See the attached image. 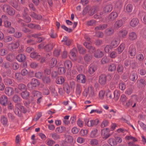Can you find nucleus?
<instances>
[{
    "label": "nucleus",
    "instance_id": "32",
    "mask_svg": "<svg viewBox=\"0 0 146 146\" xmlns=\"http://www.w3.org/2000/svg\"><path fill=\"white\" fill-rule=\"evenodd\" d=\"M21 95L24 99L27 100L29 97V94L28 92L25 90L22 92L21 93Z\"/></svg>",
    "mask_w": 146,
    "mask_h": 146
},
{
    "label": "nucleus",
    "instance_id": "39",
    "mask_svg": "<svg viewBox=\"0 0 146 146\" xmlns=\"http://www.w3.org/2000/svg\"><path fill=\"white\" fill-rule=\"evenodd\" d=\"M137 83L138 86H145L146 85L145 81V80L143 79H141L138 80Z\"/></svg>",
    "mask_w": 146,
    "mask_h": 146
},
{
    "label": "nucleus",
    "instance_id": "42",
    "mask_svg": "<svg viewBox=\"0 0 146 146\" xmlns=\"http://www.w3.org/2000/svg\"><path fill=\"white\" fill-rule=\"evenodd\" d=\"M118 52L116 51H113L110 52L109 54V56L111 58H114L117 56Z\"/></svg>",
    "mask_w": 146,
    "mask_h": 146
},
{
    "label": "nucleus",
    "instance_id": "63",
    "mask_svg": "<svg viewBox=\"0 0 146 146\" xmlns=\"http://www.w3.org/2000/svg\"><path fill=\"white\" fill-rule=\"evenodd\" d=\"M58 72L61 74H64L65 73L66 70L64 67H60L58 68Z\"/></svg>",
    "mask_w": 146,
    "mask_h": 146
},
{
    "label": "nucleus",
    "instance_id": "43",
    "mask_svg": "<svg viewBox=\"0 0 146 146\" xmlns=\"http://www.w3.org/2000/svg\"><path fill=\"white\" fill-rule=\"evenodd\" d=\"M116 69V66L114 64H112L110 65L108 68L109 71L112 72L115 71Z\"/></svg>",
    "mask_w": 146,
    "mask_h": 146
},
{
    "label": "nucleus",
    "instance_id": "41",
    "mask_svg": "<svg viewBox=\"0 0 146 146\" xmlns=\"http://www.w3.org/2000/svg\"><path fill=\"white\" fill-rule=\"evenodd\" d=\"M107 24H104L103 25H100L95 27V30L97 31L98 30H103L107 27Z\"/></svg>",
    "mask_w": 146,
    "mask_h": 146
},
{
    "label": "nucleus",
    "instance_id": "13",
    "mask_svg": "<svg viewBox=\"0 0 146 146\" xmlns=\"http://www.w3.org/2000/svg\"><path fill=\"white\" fill-rule=\"evenodd\" d=\"M0 121L1 123L2 124L4 127H7L9 125L7 117L3 115L1 117Z\"/></svg>",
    "mask_w": 146,
    "mask_h": 146
},
{
    "label": "nucleus",
    "instance_id": "5",
    "mask_svg": "<svg viewBox=\"0 0 146 146\" xmlns=\"http://www.w3.org/2000/svg\"><path fill=\"white\" fill-rule=\"evenodd\" d=\"M109 132V129L107 128L101 130V134L102 138L104 139H107L110 135Z\"/></svg>",
    "mask_w": 146,
    "mask_h": 146
},
{
    "label": "nucleus",
    "instance_id": "19",
    "mask_svg": "<svg viewBox=\"0 0 146 146\" xmlns=\"http://www.w3.org/2000/svg\"><path fill=\"white\" fill-rule=\"evenodd\" d=\"M61 42H63V44L64 45L69 46L72 40L68 39L67 36H64L63 37V39L62 40Z\"/></svg>",
    "mask_w": 146,
    "mask_h": 146
},
{
    "label": "nucleus",
    "instance_id": "1",
    "mask_svg": "<svg viewBox=\"0 0 146 146\" xmlns=\"http://www.w3.org/2000/svg\"><path fill=\"white\" fill-rule=\"evenodd\" d=\"M83 95L84 97L87 96L89 98H92L95 96L94 88L92 86H89L84 91Z\"/></svg>",
    "mask_w": 146,
    "mask_h": 146
},
{
    "label": "nucleus",
    "instance_id": "34",
    "mask_svg": "<svg viewBox=\"0 0 146 146\" xmlns=\"http://www.w3.org/2000/svg\"><path fill=\"white\" fill-rule=\"evenodd\" d=\"M64 82V79L62 76L57 78L56 80V82L58 84H61Z\"/></svg>",
    "mask_w": 146,
    "mask_h": 146
},
{
    "label": "nucleus",
    "instance_id": "6",
    "mask_svg": "<svg viewBox=\"0 0 146 146\" xmlns=\"http://www.w3.org/2000/svg\"><path fill=\"white\" fill-rule=\"evenodd\" d=\"M113 6L111 4H108L104 7L103 8V12L101 13L100 14L105 15L110 12L112 9Z\"/></svg>",
    "mask_w": 146,
    "mask_h": 146
},
{
    "label": "nucleus",
    "instance_id": "55",
    "mask_svg": "<svg viewBox=\"0 0 146 146\" xmlns=\"http://www.w3.org/2000/svg\"><path fill=\"white\" fill-rule=\"evenodd\" d=\"M18 88L22 92L26 90V88L25 85L23 84H20L19 85Z\"/></svg>",
    "mask_w": 146,
    "mask_h": 146
},
{
    "label": "nucleus",
    "instance_id": "14",
    "mask_svg": "<svg viewBox=\"0 0 146 146\" xmlns=\"http://www.w3.org/2000/svg\"><path fill=\"white\" fill-rule=\"evenodd\" d=\"M106 81V76L105 74H102L99 77V82L102 85H104Z\"/></svg>",
    "mask_w": 146,
    "mask_h": 146
},
{
    "label": "nucleus",
    "instance_id": "58",
    "mask_svg": "<svg viewBox=\"0 0 146 146\" xmlns=\"http://www.w3.org/2000/svg\"><path fill=\"white\" fill-rule=\"evenodd\" d=\"M138 123L141 127L143 130L146 131V125L140 121H138Z\"/></svg>",
    "mask_w": 146,
    "mask_h": 146
},
{
    "label": "nucleus",
    "instance_id": "8",
    "mask_svg": "<svg viewBox=\"0 0 146 146\" xmlns=\"http://www.w3.org/2000/svg\"><path fill=\"white\" fill-rule=\"evenodd\" d=\"M32 94L35 98L37 100H42V94L39 91H34L32 92Z\"/></svg>",
    "mask_w": 146,
    "mask_h": 146
},
{
    "label": "nucleus",
    "instance_id": "54",
    "mask_svg": "<svg viewBox=\"0 0 146 146\" xmlns=\"http://www.w3.org/2000/svg\"><path fill=\"white\" fill-rule=\"evenodd\" d=\"M119 88L122 91L124 90L125 88V84L122 82H120L119 84Z\"/></svg>",
    "mask_w": 146,
    "mask_h": 146
},
{
    "label": "nucleus",
    "instance_id": "26",
    "mask_svg": "<svg viewBox=\"0 0 146 146\" xmlns=\"http://www.w3.org/2000/svg\"><path fill=\"white\" fill-rule=\"evenodd\" d=\"M64 66L65 68L68 70H70L72 66V62L69 60H66L64 62Z\"/></svg>",
    "mask_w": 146,
    "mask_h": 146
},
{
    "label": "nucleus",
    "instance_id": "50",
    "mask_svg": "<svg viewBox=\"0 0 146 146\" xmlns=\"http://www.w3.org/2000/svg\"><path fill=\"white\" fill-rule=\"evenodd\" d=\"M97 23L96 21L92 20L88 21L87 24L88 26H95L97 24Z\"/></svg>",
    "mask_w": 146,
    "mask_h": 146
},
{
    "label": "nucleus",
    "instance_id": "29",
    "mask_svg": "<svg viewBox=\"0 0 146 146\" xmlns=\"http://www.w3.org/2000/svg\"><path fill=\"white\" fill-rule=\"evenodd\" d=\"M30 57L38 60H39L40 58V55L37 53L35 52L31 53L30 54Z\"/></svg>",
    "mask_w": 146,
    "mask_h": 146
},
{
    "label": "nucleus",
    "instance_id": "57",
    "mask_svg": "<svg viewBox=\"0 0 146 146\" xmlns=\"http://www.w3.org/2000/svg\"><path fill=\"white\" fill-rule=\"evenodd\" d=\"M123 69V67L122 64H119L118 65L117 70L118 72H122Z\"/></svg>",
    "mask_w": 146,
    "mask_h": 146
},
{
    "label": "nucleus",
    "instance_id": "15",
    "mask_svg": "<svg viewBox=\"0 0 146 146\" xmlns=\"http://www.w3.org/2000/svg\"><path fill=\"white\" fill-rule=\"evenodd\" d=\"M19 46V42L18 41H17L9 44L8 46V47L9 50H12L17 48Z\"/></svg>",
    "mask_w": 146,
    "mask_h": 146
},
{
    "label": "nucleus",
    "instance_id": "35",
    "mask_svg": "<svg viewBox=\"0 0 146 146\" xmlns=\"http://www.w3.org/2000/svg\"><path fill=\"white\" fill-rule=\"evenodd\" d=\"M82 90V87L80 85L77 84L76 88V93L77 95H79Z\"/></svg>",
    "mask_w": 146,
    "mask_h": 146
},
{
    "label": "nucleus",
    "instance_id": "12",
    "mask_svg": "<svg viewBox=\"0 0 146 146\" xmlns=\"http://www.w3.org/2000/svg\"><path fill=\"white\" fill-rule=\"evenodd\" d=\"M123 24L124 22L122 20H118L115 22L114 24V28L115 29H118L121 27Z\"/></svg>",
    "mask_w": 146,
    "mask_h": 146
},
{
    "label": "nucleus",
    "instance_id": "2",
    "mask_svg": "<svg viewBox=\"0 0 146 146\" xmlns=\"http://www.w3.org/2000/svg\"><path fill=\"white\" fill-rule=\"evenodd\" d=\"M39 84L38 80L35 78H33L31 82L28 84L27 86L29 90H31L35 89Z\"/></svg>",
    "mask_w": 146,
    "mask_h": 146
},
{
    "label": "nucleus",
    "instance_id": "27",
    "mask_svg": "<svg viewBox=\"0 0 146 146\" xmlns=\"http://www.w3.org/2000/svg\"><path fill=\"white\" fill-rule=\"evenodd\" d=\"M5 93L9 96H11L14 93L13 89L11 87H7L5 89Z\"/></svg>",
    "mask_w": 146,
    "mask_h": 146
},
{
    "label": "nucleus",
    "instance_id": "45",
    "mask_svg": "<svg viewBox=\"0 0 146 146\" xmlns=\"http://www.w3.org/2000/svg\"><path fill=\"white\" fill-rule=\"evenodd\" d=\"M106 34L108 35H110L114 33V29L112 28L106 29L105 31Z\"/></svg>",
    "mask_w": 146,
    "mask_h": 146
},
{
    "label": "nucleus",
    "instance_id": "46",
    "mask_svg": "<svg viewBox=\"0 0 146 146\" xmlns=\"http://www.w3.org/2000/svg\"><path fill=\"white\" fill-rule=\"evenodd\" d=\"M52 138L54 140H56L60 139V135L56 133H53L50 134Z\"/></svg>",
    "mask_w": 146,
    "mask_h": 146
},
{
    "label": "nucleus",
    "instance_id": "9",
    "mask_svg": "<svg viewBox=\"0 0 146 146\" xmlns=\"http://www.w3.org/2000/svg\"><path fill=\"white\" fill-rule=\"evenodd\" d=\"M129 55L131 56H134L136 53V50L135 46L131 45L129 47L128 50Z\"/></svg>",
    "mask_w": 146,
    "mask_h": 146
},
{
    "label": "nucleus",
    "instance_id": "21",
    "mask_svg": "<svg viewBox=\"0 0 146 146\" xmlns=\"http://www.w3.org/2000/svg\"><path fill=\"white\" fill-rule=\"evenodd\" d=\"M137 38L136 33L134 32H130L129 34V39L131 41L135 40Z\"/></svg>",
    "mask_w": 146,
    "mask_h": 146
},
{
    "label": "nucleus",
    "instance_id": "44",
    "mask_svg": "<svg viewBox=\"0 0 146 146\" xmlns=\"http://www.w3.org/2000/svg\"><path fill=\"white\" fill-rule=\"evenodd\" d=\"M144 57L143 55L141 54H139L137 55L136 57V59L138 61L141 62H142L143 59Z\"/></svg>",
    "mask_w": 146,
    "mask_h": 146
},
{
    "label": "nucleus",
    "instance_id": "60",
    "mask_svg": "<svg viewBox=\"0 0 146 146\" xmlns=\"http://www.w3.org/2000/svg\"><path fill=\"white\" fill-rule=\"evenodd\" d=\"M105 94V91L103 90H100L99 93V96L101 99L104 98Z\"/></svg>",
    "mask_w": 146,
    "mask_h": 146
},
{
    "label": "nucleus",
    "instance_id": "25",
    "mask_svg": "<svg viewBox=\"0 0 146 146\" xmlns=\"http://www.w3.org/2000/svg\"><path fill=\"white\" fill-rule=\"evenodd\" d=\"M137 78L138 76L136 72L134 71L131 73L130 76V79L131 80L135 81L137 79Z\"/></svg>",
    "mask_w": 146,
    "mask_h": 146
},
{
    "label": "nucleus",
    "instance_id": "64",
    "mask_svg": "<svg viewBox=\"0 0 146 146\" xmlns=\"http://www.w3.org/2000/svg\"><path fill=\"white\" fill-rule=\"evenodd\" d=\"M55 143L54 141L52 139H49L48 141L46 144L48 146H52Z\"/></svg>",
    "mask_w": 146,
    "mask_h": 146
},
{
    "label": "nucleus",
    "instance_id": "10",
    "mask_svg": "<svg viewBox=\"0 0 146 146\" xmlns=\"http://www.w3.org/2000/svg\"><path fill=\"white\" fill-rule=\"evenodd\" d=\"M127 33V31L126 29H122L119 31L117 35L119 38H123L126 37Z\"/></svg>",
    "mask_w": 146,
    "mask_h": 146
},
{
    "label": "nucleus",
    "instance_id": "38",
    "mask_svg": "<svg viewBox=\"0 0 146 146\" xmlns=\"http://www.w3.org/2000/svg\"><path fill=\"white\" fill-rule=\"evenodd\" d=\"M63 89L65 92L69 94L70 92V87L68 84L65 83L64 84Z\"/></svg>",
    "mask_w": 146,
    "mask_h": 146
},
{
    "label": "nucleus",
    "instance_id": "48",
    "mask_svg": "<svg viewBox=\"0 0 146 146\" xmlns=\"http://www.w3.org/2000/svg\"><path fill=\"white\" fill-rule=\"evenodd\" d=\"M114 48L111 44L107 45L105 47L104 50L106 53L109 52L110 51Z\"/></svg>",
    "mask_w": 146,
    "mask_h": 146
},
{
    "label": "nucleus",
    "instance_id": "4",
    "mask_svg": "<svg viewBox=\"0 0 146 146\" xmlns=\"http://www.w3.org/2000/svg\"><path fill=\"white\" fill-rule=\"evenodd\" d=\"M3 9L5 12H7L10 15H13L15 13L14 9L7 5H4L3 6Z\"/></svg>",
    "mask_w": 146,
    "mask_h": 146
},
{
    "label": "nucleus",
    "instance_id": "51",
    "mask_svg": "<svg viewBox=\"0 0 146 146\" xmlns=\"http://www.w3.org/2000/svg\"><path fill=\"white\" fill-rule=\"evenodd\" d=\"M98 130L95 129L93 130L91 132L90 136L92 138H94L97 136Z\"/></svg>",
    "mask_w": 146,
    "mask_h": 146
},
{
    "label": "nucleus",
    "instance_id": "49",
    "mask_svg": "<svg viewBox=\"0 0 146 146\" xmlns=\"http://www.w3.org/2000/svg\"><path fill=\"white\" fill-rule=\"evenodd\" d=\"M42 81L45 84H49L50 82V80L48 76H45L42 78Z\"/></svg>",
    "mask_w": 146,
    "mask_h": 146
},
{
    "label": "nucleus",
    "instance_id": "22",
    "mask_svg": "<svg viewBox=\"0 0 146 146\" xmlns=\"http://www.w3.org/2000/svg\"><path fill=\"white\" fill-rule=\"evenodd\" d=\"M104 55L103 52L100 50H97L94 53V56L97 58L102 57Z\"/></svg>",
    "mask_w": 146,
    "mask_h": 146
},
{
    "label": "nucleus",
    "instance_id": "7",
    "mask_svg": "<svg viewBox=\"0 0 146 146\" xmlns=\"http://www.w3.org/2000/svg\"><path fill=\"white\" fill-rule=\"evenodd\" d=\"M77 51L76 49L75 48H73L70 52L69 57L73 61L76 60V54Z\"/></svg>",
    "mask_w": 146,
    "mask_h": 146
},
{
    "label": "nucleus",
    "instance_id": "24",
    "mask_svg": "<svg viewBox=\"0 0 146 146\" xmlns=\"http://www.w3.org/2000/svg\"><path fill=\"white\" fill-rule=\"evenodd\" d=\"M120 40L119 38H117L113 39L111 43V45L114 48L117 46L119 44Z\"/></svg>",
    "mask_w": 146,
    "mask_h": 146
},
{
    "label": "nucleus",
    "instance_id": "18",
    "mask_svg": "<svg viewBox=\"0 0 146 146\" xmlns=\"http://www.w3.org/2000/svg\"><path fill=\"white\" fill-rule=\"evenodd\" d=\"M77 80L78 81H81L82 83L84 84L86 81V76L82 74H79L77 76Z\"/></svg>",
    "mask_w": 146,
    "mask_h": 146
},
{
    "label": "nucleus",
    "instance_id": "40",
    "mask_svg": "<svg viewBox=\"0 0 146 146\" xmlns=\"http://www.w3.org/2000/svg\"><path fill=\"white\" fill-rule=\"evenodd\" d=\"M90 144L92 146H97L98 144V142L97 139H93L90 141Z\"/></svg>",
    "mask_w": 146,
    "mask_h": 146
},
{
    "label": "nucleus",
    "instance_id": "61",
    "mask_svg": "<svg viewBox=\"0 0 146 146\" xmlns=\"http://www.w3.org/2000/svg\"><path fill=\"white\" fill-rule=\"evenodd\" d=\"M77 47L80 53L84 54L86 52L85 50L80 46H78Z\"/></svg>",
    "mask_w": 146,
    "mask_h": 146
},
{
    "label": "nucleus",
    "instance_id": "47",
    "mask_svg": "<svg viewBox=\"0 0 146 146\" xmlns=\"http://www.w3.org/2000/svg\"><path fill=\"white\" fill-rule=\"evenodd\" d=\"M92 55L90 54H86L84 56L85 60L87 62L90 61L92 58Z\"/></svg>",
    "mask_w": 146,
    "mask_h": 146
},
{
    "label": "nucleus",
    "instance_id": "20",
    "mask_svg": "<svg viewBox=\"0 0 146 146\" xmlns=\"http://www.w3.org/2000/svg\"><path fill=\"white\" fill-rule=\"evenodd\" d=\"M118 17L117 13L114 12H112L109 15L108 19L111 21H113Z\"/></svg>",
    "mask_w": 146,
    "mask_h": 146
},
{
    "label": "nucleus",
    "instance_id": "23",
    "mask_svg": "<svg viewBox=\"0 0 146 146\" xmlns=\"http://www.w3.org/2000/svg\"><path fill=\"white\" fill-rule=\"evenodd\" d=\"M97 67L94 64H91L90 65L88 68V72L90 74H93L96 70Z\"/></svg>",
    "mask_w": 146,
    "mask_h": 146
},
{
    "label": "nucleus",
    "instance_id": "30",
    "mask_svg": "<svg viewBox=\"0 0 146 146\" xmlns=\"http://www.w3.org/2000/svg\"><path fill=\"white\" fill-rule=\"evenodd\" d=\"M30 15L33 18L37 20H39L42 18V16L40 15H37L33 12H31Z\"/></svg>",
    "mask_w": 146,
    "mask_h": 146
},
{
    "label": "nucleus",
    "instance_id": "36",
    "mask_svg": "<svg viewBox=\"0 0 146 146\" xmlns=\"http://www.w3.org/2000/svg\"><path fill=\"white\" fill-rule=\"evenodd\" d=\"M125 46V44L124 43L120 44L117 49L118 54H120L122 52L124 49Z\"/></svg>",
    "mask_w": 146,
    "mask_h": 146
},
{
    "label": "nucleus",
    "instance_id": "56",
    "mask_svg": "<svg viewBox=\"0 0 146 146\" xmlns=\"http://www.w3.org/2000/svg\"><path fill=\"white\" fill-rule=\"evenodd\" d=\"M4 82L5 84L8 85H11L12 83L11 80L8 78L4 79Z\"/></svg>",
    "mask_w": 146,
    "mask_h": 146
},
{
    "label": "nucleus",
    "instance_id": "11",
    "mask_svg": "<svg viewBox=\"0 0 146 146\" xmlns=\"http://www.w3.org/2000/svg\"><path fill=\"white\" fill-rule=\"evenodd\" d=\"M14 101L15 103H17V104H16V108L14 110V112L17 115L20 117L22 116V114L19 107V103H18V101Z\"/></svg>",
    "mask_w": 146,
    "mask_h": 146
},
{
    "label": "nucleus",
    "instance_id": "17",
    "mask_svg": "<svg viewBox=\"0 0 146 146\" xmlns=\"http://www.w3.org/2000/svg\"><path fill=\"white\" fill-rule=\"evenodd\" d=\"M55 44L52 42H50L46 45L44 47V50L47 52L51 50L55 46Z\"/></svg>",
    "mask_w": 146,
    "mask_h": 146
},
{
    "label": "nucleus",
    "instance_id": "52",
    "mask_svg": "<svg viewBox=\"0 0 146 146\" xmlns=\"http://www.w3.org/2000/svg\"><path fill=\"white\" fill-rule=\"evenodd\" d=\"M133 9V5L131 4H128L126 7V10L128 12L132 11Z\"/></svg>",
    "mask_w": 146,
    "mask_h": 146
},
{
    "label": "nucleus",
    "instance_id": "16",
    "mask_svg": "<svg viewBox=\"0 0 146 146\" xmlns=\"http://www.w3.org/2000/svg\"><path fill=\"white\" fill-rule=\"evenodd\" d=\"M139 23V20L136 18L132 19L130 22V25L132 27H135Z\"/></svg>",
    "mask_w": 146,
    "mask_h": 146
},
{
    "label": "nucleus",
    "instance_id": "31",
    "mask_svg": "<svg viewBox=\"0 0 146 146\" xmlns=\"http://www.w3.org/2000/svg\"><path fill=\"white\" fill-rule=\"evenodd\" d=\"M57 62V60L56 58H52L50 61L49 65L51 68H53L56 65Z\"/></svg>",
    "mask_w": 146,
    "mask_h": 146
},
{
    "label": "nucleus",
    "instance_id": "62",
    "mask_svg": "<svg viewBox=\"0 0 146 146\" xmlns=\"http://www.w3.org/2000/svg\"><path fill=\"white\" fill-rule=\"evenodd\" d=\"M31 67L33 69L36 68L38 66V64L35 62H32L30 64Z\"/></svg>",
    "mask_w": 146,
    "mask_h": 146
},
{
    "label": "nucleus",
    "instance_id": "3",
    "mask_svg": "<svg viewBox=\"0 0 146 146\" xmlns=\"http://www.w3.org/2000/svg\"><path fill=\"white\" fill-rule=\"evenodd\" d=\"M84 121L85 124L89 127L93 126L94 125H97L99 122V120L98 119L91 120L89 121L86 119H84Z\"/></svg>",
    "mask_w": 146,
    "mask_h": 146
},
{
    "label": "nucleus",
    "instance_id": "37",
    "mask_svg": "<svg viewBox=\"0 0 146 146\" xmlns=\"http://www.w3.org/2000/svg\"><path fill=\"white\" fill-rule=\"evenodd\" d=\"M61 49L58 48H55L53 52V55L56 57L58 56L60 54Z\"/></svg>",
    "mask_w": 146,
    "mask_h": 146
},
{
    "label": "nucleus",
    "instance_id": "33",
    "mask_svg": "<svg viewBox=\"0 0 146 146\" xmlns=\"http://www.w3.org/2000/svg\"><path fill=\"white\" fill-rule=\"evenodd\" d=\"M108 143L111 146H115L117 145V141L115 139L113 138H110L108 140Z\"/></svg>",
    "mask_w": 146,
    "mask_h": 146
},
{
    "label": "nucleus",
    "instance_id": "53",
    "mask_svg": "<svg viewBox=\"0 0 146 146\" xmlns=\"http://www.w3.org/2000/svg\"><path fill=\"white\" fill-rule=\"evenodd\" d=\"M122 104L125 106H129L132 105V101H122Z\"/></svg>",
    "mask_w": 146,
    "mask_h": 146
},
{
    "label": "nucleus",
    "instance_id": "28",
    "mask_svg": "<svg viewBox=\"0 0 146 146\" xmlns=\"http://www.w3.org/2000/svg\"><path fill=\"white\" fill-rule=\"evenodd\" d=\"M25 56L23 54H20L18 55L16 57L17 60L19 62L24 61L25 59Z\"/></svg>",
    "mask_w": 146,
    "mask_h": 146
},
{
    "label": "nucleus",
    "instance_id": "59",
    "mask_svg": "<svg viewBox=\"0 0 146 146\" xmlns=\"http://www.w3.org/2000/svg\"><path fill=\"white\" fill-rule=\"evenodd\" d=\"M43 75V74L42 72H38L35 73V76L36 78L40 79L42 78Z\"/></svg>",
    "mask_w": 146,
    "mask_h": 146
}]
</instances>
